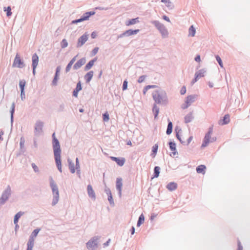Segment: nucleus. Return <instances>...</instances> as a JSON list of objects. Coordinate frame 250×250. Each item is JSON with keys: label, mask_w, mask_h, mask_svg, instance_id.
<instances>
[{"label": "nucleus", "mask_w": 250, "mask_h": 250, "mask_svg": "<svg viewBox=\"0 0 250 250\" xmlns=\"http://www.w3.org/2000/svg\"><path fill=\"white\" fill-rule=\"evenodd\" d=\"M161 168L159 166H155L153 169V173L151 177V179L156 178L159 176Z\"/></svg>", "instance_id": "30"}, {"label": "nucleus", "mask_w": 250, "mask_h": 250, "mask_svg": "<svg viewBox=\"0 0 250 250\" xmlns=\"http://www.w3.org/2000/svg\"><path fill=\"white\" fill-rule=\"evenodd\" d=\"M83 87L81 82L79 81L76 84V87L73 89L72 91V96L77 98L79 92L82 90Z\"/></svg>", "instance_id": "19"}, {"label": "nucleus", "mask_w": 250, "mask_h": 250, "mask_svg": "<svg viewBox=\"0 0 250 250\" xmlns=\"http://www.w3.org/2000/svg\"><path fill=\"white\" fill-rule=\"evenodd\" d=\"M61 69V66L60 65L57 66V67L56 68L55 72L54 74L60 75Z\"/></svg>", "instance_id": "57"}, {"label": "nucleus", "mask_w": 250, "mask_h": 250, "mask_svg": "<svg viewBox=\"0 0 250 250\" xmlns=\"http://www.w3.org/2000/svg\"><path fill=\"white\" fill-rule=\"evenodd\" d=\"M64 107H65V105H64V104L62 103V104H61L59 105V107L58 109V112H63L64 111Z\"/></svg>", "instance_id": "54"}, {"label": "nucleus", "mask_w": 250, "mask_h": 250, "mask_svg": "<svg viewBox=\"0 0 250 250\" xmlns=\"http://www.w3.org/2000/svg\"><path fill=\"white\" fill-rule=\"evenodd\" d=\"M94 75V72L90 70L87 72L84 76V79L86 83H89L92 80Z\"/></svg>", "instance_id": "23"}, {"label": "nucleus", "mask_w": 250, "mask_h": 250, "mask_svg": "<svg viewBox=\"0 0 250 250\" xmlns=\"http://www.w3.org/2000/svg\"><path fill=\"white\" fill-rule=\"evenodd\" d=\"M157 104H154L152 106V112L154 115V120H156L158 119V116L159 113L160 108L157 105Z\"/></svg>", "instance_id": "26"}, {"label": "nucleus", "mask_w": 250, "mask_h": 250, "mask_svg": "<svg viewBox=\"0 0 250 250\" xmlns=\"http://www.w3.org/2000/svg\"><path fill=\"white\" fill-rule=\"evenodd\" d=\"M89 35L87 32L84 33L83 35L80 36L78 39L76 44L77 48H80L86 42L88 39Z\"/></svg>", "instance_id": "12"}, {"label": "nucleus", "mask_w": 250, "mask_h": 250, "mask_svg": "<svg viewBox=\"0 0 250 250\" xmlns=\"http://www.w3.org/2000/svg\"><path fill=\"white\" fill-rule=\"evenodd\" d=\"M15 104L14 103H13L12 105H11V108H10V123H11V127H12L13 126V123H14V113H15Z\"/></svg>", "instance_id": "22"}, {"label": "nucleus", "mask_w": 250, "mask_h": 250, "mask_svg": "<svg viewBox=\"0 0 250 250\" xmlns=\"http://www.w3.org/2000/svg\"><path fill=\"white\" fill-rule=\"evenodd\" d=\"M108 9V7H104L101 6H97L94 8V10H107Z\"/></svg>", "instance_id": "59"}, {"label": "nucleus", "mask_w": 250, "mask_h": 250, "mask_svg": "<svg viewBox=\"0 0 250 250\" xmlns=\"http://www.w3.org/2000/svg\"><path fill=\"white\" fill-rule=\"evenodd\" d=\"M152 98L155 102L154 104H162L164 105L168 104V98L165 91L155 90L152 93Z\"/></svg>", "instance_id": "1"}, {"label": "nucleus", "mask_w": 250, "mask_h": 250, "mask_svg": "<svg viewBox=\"0 0 250 250\" xmlns=\"http://www.w3.org/2000/svg\"><path fill=\"white\" fill-rule=\"evenodd\" d=\"M139 17L129 19L128 20L126 21L125 25L126 26H130V25H134L136 23H139Z\"/></svg>", "instance_id": "31"}, {"label": "nucleus", "mask_w": 250, "mask_h": 250, "mask_svg": "<svg viewBox=\"0 0 250 250\" xmlns=\"http://www.w3.org/2000/svg\"><path fill=\"white\" fill-rule=\"evenodd\" d=\"M78 54H77L76 56L74 57L73 58H72L71 59V60L68 63V64H67V65L65 67V71L66 73L68 72L70 70L71 67H72L73 64L76 61V58L78 57Z\"/></svg>", "instance_id": "25"}, {"label": "nucleus", "mask_w": 250, "mask_h": 250, "mask_svg": "<svg viewBox=\"0 0 250 250\" xmlns=\"http://www.w3.org/2000/svg\"><path fill=\"white\" fill-rule=\"evenodd\" d=\"M158 144H156L152 146V149H151V153L150 156L152 158H154L156 156L157 151H158Z\"/></svg>", "instance_id": "35"}, {"label": "nucleus", "mask_w": 250, "mask_h": 250, "mask_svg": "<svg viewBox=\"0 0 250 250\" xmlns=\"http://www.w3.org/2000/svg\"><path fill=\"white\" fill-rule=\"evenodd\" d=\"M59 75H55L53 76V79L52 81L51 84L53 86H56L58 84V80L59 79Z\"/></svg>", "instance_id": "45"}, {"label": "nucleus", "mask_w": 250, "mask_h": 250, "mask_svg": "<svg viewBox=\"0 0 250 250\" xmlns=\"http://www.w3.org/2000/svg\"><path fill=\"white\" fill-rule=\"evenodd\" d=\"M155 28L159 31L163 38H165L168 36V32L165 26L159 21L153 20L150 21Z\"/></svg>", "instance_id": "3"}, {"label": "nucleus", "mask_w": 250, "mask_h": 250, "mask_svg": "<svg viewBox=\"0 0 250 250\" xmlns=\"http://www.w3.org/2000/svg\"><path fill=\"white\" fill-rule=\"evenodd\" d=\"M99 49V48L98 47H94L91 51V56H95L96 54H97V53H98V50Z\"/></svg>", "instance_id": "51"}, {"label": "nucleus", "mask_w": 250, "mask_h": 250, "mask_svg": "<svg viewBox=\"0 0 250 250\" xmlns=\"http://www.w3.org/2000/svg\"><path fill=\"white\" fill-rule=\"evenodd\" d=\"M190 106V105L189 104H188L187 103H185L184 104H183L182 106H181V108L183 109H187L188 108L189 106Z\"/></svg>", "instance_id": "64"}, {"label": "nucleus", "mask_w": 250, "mask_h": 250, "mask_svg": "<svg viewBox=\"0 0 250 250\" xmlns=\"http://www.w3.org/2000/svg\"><path fill=\"white\" fill-rule=\"evenodd\" d=\"M173 130V124L172 122L169 120V119H167V126L166 130V134L167 135H169L171 134Z\"/></svg>", "instance_id": "27"}, {"label": "nucleus", "mask_w": 250, "mask_h": 250, "mask_svg": "<svg viewBox=\"0 0 250 250\" xmlns=\"http://www.w3.org/2000/svg\"><path fill=\"white\" fill-rule=\"evenodd\" d=\"M100 236H94L91 238L86 243L87 248L89 250H95L98 248Z\"/></svg>", "instance_id": "6"}, {"label": "nucleus", "mask_w": 250, "mask_h": 250, "mask_svg": "<svg viewBox=\"0 0 250 250\" xmlns=\"http://www.w3.org/2000/svg\"><path fill=\"white\" fill-rule=\"evenodd\" d=\"M68 46V42L65 39H63L61 42V46L62 48H64Z\"/></svg>", "instance_id": "48"}, {"label": "nucleus", "mask_w": 250, "mask_h": 250, "mask_svg": "<svg viewBox=\"0 0 250 250\" xmlns=\"http://www.w3.org/2000/svg\"><path fill=\"white\" fill-rule=\"evenodd\" d=\"M145 216L143 213H142L139 217L136 226L137 227H140L145 222Z\"/></svg>", "instance_id": "38"}, {"label": "nucleus", "mask_w": 250, "mask_h": 250, "mask_svg": "<svg viewBox=\"0 0 250 250\" xmlns=\"http://www.w3.org/2000/svg\"><path fill=\"white\" fill-rule=\"evenodd\" d=\"M140 30L139 29H129L127 30V32L128 36L134 35L137 34L138 33L140 32Z\"/></svg>", "instance_id": "39"}, {"label": "nucleus", "mask_w": 250, "mask_h": 250, "mask_svg": "<svg viewBox=\"0 0 250 250\" xmlns=\"http://www.w3.org/2000/svg\"><path fill=\"white\" fill-rule=\"evenodd\" d=\"M3 11L6 12V16L7 17L9 18L10 16H11L12 12L11 11V7L10 6H8L7 7H4Z\"/></svg>", "instance_id": "43"}, {"label": "nucleus", "mask_w": 250, "mask_h": 250, "mask_svg": "<svg viewBox=\"0 0 250 250\" xmlns=\"http://www.w3.org/2000/svg\"><path fill=\"white\" fill-rule=\"evenodd\" d=\"M174 131L175 132V135L177 134H180L182 133V129L178 125L175 127Z\"/></svg>", "instance_id": "53"}, {"label": "nucleus", "mask_w": 250, "mask_h": 250, "mask_svg": "<svg viewBox=\"0 0 250 250\" xmlns=\"http://www.w3.org/2000/svg\"><path fill=\"white\" fill-rule=\"evenodd\" d=\"M215 58H216V61L218 63L220 67L223 68V63L221 58L220 57V56L218 55H215Z\"/></svg>", "instance_id": "47"}, {"label": "nucleus", "mask_w": 250, "mask_h": 250, "mask_svg": "<svg viewBox=\"0 0 250 250\" xmlns=\"http://www.w3.org/2000/svg\"><path fill=\"white\" fill-rule=\"evenodd\" d=\"M86 58L85 57L79 59L73 65V68L74 70H78L81 68L86 62Z\"/></svg>", "instance_id": "17"}, {"label": "nucleus", "mask_w": 250, "mask_h": 250, "mask_svg": "<svg viewBox=\"0 0 250 250\" xmlns=\"http://www.w3.org/2000/svg\"><path fill=\"white\" fill-rule=\"evenodd\" d=\"M167 145H168L169 149L172 151L169 154L170 156H172V155L174 156L178 154L176 149V144L173 140H170Z\"/></svg>", "instance_id": "13"}, {"label": "nucleus", "mask_w": 250, "mask_h": 250, "mask_svg": "<svg viewBox=\"0 0 250 250\" xmlns=\"http://www.w3.org/2000/svg\"><path fill=\"white\" fill-rule=\"evenodd\" d=\"M96 12L94 10L87 11L84 13L79 19L72 20L70 23V24H77L79 22H83L85 21L89 20V18L94 15Z\"/></svg>", "instance_id": "5"}, {"label": "nucleus", "mask_w": 250, "mask_h": 250, "mask_svg": "<svg viewBox=\"0 0 250 250\" xmlns=\"http://www.w3.org/2000/svg\"><path fill=\"white\" fill-rule=\"evenodd\" d=\"M127 87H128V81H127V80L126 79L123 82V83L122 87V90L125 91V90H127Z\"/></svg>", "instance_id": "49"}, {"label": "nucleus", "mask_w": 250, "mask_h": 250, "mask_svg": "<svg viewBox=\"0 0 250 250\" xmlns=\"http://www.w3.org/2000/svg\"><path fill=\"white\" fill-rule=\"evenodd\" d=\"M52 139L53 153L62 151L60 142L59 140L56 138L55 132L52 134Z\"/></svg>", "instance_id": "9"}, {"label": "nucleus", "mask_w": 250, "mask_h": 250, "mask_svg": "<svg viewBox=\"0 0 250 250\" xmlns=\"http://www.w3.org/2000/svg\"><path fill=\"white\" fill-rule=\"evenodd\" d=\"M123 183L122 178L119 177L116 179V188L117 190L122 189Z\"/></svg>", "instance_id": "37"}, {"label": "nucleus", "mask_w": 250, "mask_h": 250, "mask_svg": "<svg viewBox=\"0 0 250 250\" xmlns=\"http://www.w3.org/2000/svg\"><path fill=\"white\" fill-rule=\"evenodd\" d=\"M186 91H187L186 87V86L184 85L182 87L180 92L181 95H184L186 93Z\"/></svg>", "instance_id": "58"}, {"label": "nucleus", "mask_w": 250, "mask_h": 250, "mask_svg": "<svg viewBox=\"0 0 250 250\" xmlns=\"http://www.w3.org/2000/svg\"><path fill=\"white\" fill-rule=\"evenodd\" d=\"M176 138L179 141V142L182 144L183 145H186V142L182 140L181 135L180 134H177L176 135Z\"/></svg>", "instance_id": "52"}, {"label": "nucleus", "mask_w": 250, "mask_h": 250, "mask_svg": "<svg viewBox=\"0 0 250 250\" xmlns=\"http://www.w3.org/2000/svg\"><path fill=\"white\" fill-rule=\"evenodd\" d=\"M213 132V125L209 127L207 132L206 133L203 139L201 148H203L207 146L209 144V139H210L211 135Z\"/></svg>", "instance_id": "8"}, {"label": "nucleus", "mask_w": 250, "mask_h": 250, "mask_svg": "<svg viewBox=\"0 0 250 250\" xmlns=\"http://www.w3.org/2000/svg\"><path fill=\"white\" fill-rule=\"evenodd\" d=\"M161 2L166 3V6L167 7H170L171 6L170 4H171V2L170 0H161Z\"/></svg>", "instance_id": "55"}, {"label": "nucleus", "mask_w": 250, "mask_h": 250, "mask_svg": "<svg viewBox=\"0 0 250 250\" xmlns=\"http://www.w3.org/2000/svg\"><path fill=\"white\" fill-rule=\"evenodd\" d=\"M25 139L23 136H21L20 139V152L17 154V156H19L21 154H23L25 151L26 149L24 148Z\"/></svg>", "instance_id": "18"}, {"label": "nucleus", "mask_w": 250, "mask_h": 250, "mask_svg": "<svg viewBox=\"0 0 250 250\" xmlns=\"http://www.w3.org/2000/svg\"><path fill=\"white\" fill-rule=\"evenodd\" d=\"M90 36L92 39H94L97 36V33L96 32V31H94L91 33Z\"/></svg>", "instance_id": "63"}, {"label": "nucleus", "mask_w": 250, "mask_h": 250, "mask_svg": "<svg viewBox=\"0 0 250 250\" xmlns=\"http://www.w3.org/2000/svg\"><path fill=\"white\" fill-rule=\"evenodd\" d=\"M32 167L33 168L34 171L35 172H37L39 171V168L37 167V166L35 163H32L31 164Z\"/></svg>", "instance_id": "56"}, {"label": "nucleus", "mask_w": 250, "mask_h": 250, "mask_svg": "<svg viewBox=\"0 0 250 250\" xmlns=\"http://www.w3.org/2000/svg\"><path fill=\"white\" fill-rule=\"evenodd\" d=\"M192 113L193 111L190 112L184 117V122L186 124L191 122L194 119Z\"/></svg>", "instance_id": "33"}, {"label": "nucleus", "mask_w": 250, "mask_h": 250, "mask_svg": "<svg viewBox=\"0 0 250 250\" xmlns=\"http://www.w3.org/2000/svg\"><path fill=\"white\" fill-rule=\"evenodd\" d=\"M67 162L70 172L72 174L76 172V168H75L74 163L69 158L67 159Z\"/></svg>", "instance_id": "29"}, {"label": "nucleus", "mask_w": 250, "mask_h": 250, "mask_svg": "<svg viewBox=\"0 0 250 250\" xmlns=\"http://www.w3.org/2000/svg\"><path fill=\"white\" fill-rule=\"evenodd\" d=\"M19 87L20 89V91H25V87L26 86V81L25 80H21L19 82Z\"/></svg>", "instance_id": "44"}, {"label": "nucleus", "mask_w": 250, "mask_h": 250, "mask_svg": "<svg viewBox=\"0 0 250 250\" xmlns=\"http://www.w3.org/2000/svg\"><path fill=\"white\" fill-rule=\"evenodd\" d=\"M230 121V116L229 114H225L218 121V124L220 125H224L228 124Z\"/></svg>", "instance_id": "16"}, {"label": "nucleus", "mask_w": 250, "mask_h": 250, "mask_svg": "<svg viewBox=\"0 0 250 250\" xmlns=\"http://www.w3.org/2000/svg\"><path fill=\"white\" fill-rule=\"evenodd\" d=\"M102 118L104 122H107L109 120V115L107 111L102 114Z\"/></svg>", "instance_id": "46"}, {"label": "nucleus", "mask_w": 250, "mask_h": 250, "mask_svg": "<svg viewBox=\"0 0 250 250\" xmlns=\"http://www.w3.org/2000/svg\"><path fill=\"white\" fill-rule=\"evenodd\" d=\"M237 250H243V246L239 239L237 240Z\"/></svg>", "instance_id": "60"}, {"label": "nucleus", "mask_w": 250, "mask_h": 250, "mask_svg": "<svg viewBox=\"0 0 250 250\" xmlns=\"http://www.w3.org/2000/svg\"><path fill=\"white\" fill-rule=\"evenodd\" d=\"M206 72L205 69H201L198 71H196L194 75L197 76V77L200 79V78L204 77V73Z\"/></svg>", "instance_id": "42"}, {"label": "nucleus", "mask_w": 250, "mask_h": 250, "mask_svg": "<svg viewBox=\"0 0 250 250\" xmlns=\"http://www.w3.org/2000/svg\"><path fill=\"white\" fill-rule=\"evenodd\" d=\"M50 186L51 188L53 194V200L52 202V205L53 206L56 205L59 199V191L58 187L57 184L55 183L52 177L49 178Z\"/></svg>", "instance_id": "2"}, {"label": "nucleus", "mask_w": 250, "mask_h": 250, "mask_svg": "<svg viewBox=\"0 0 250 250\" xmlns=\"http://www.w3.org/2000/svg\"><path fill=\"white\" fill-rule=\"evenodd\" d=\"M24 214L23 211H20L17 212L14 216V223H18L22 215Z\"/></svg>", "instance_id": "36"}, {"label": "nucleus", "mask_w": 250, "mask_h": 250, "mask_svg": "<svg viewBox=\"0 0 250 250\" xmlns=\"http://www.w3.org/2000/svg\"><path fill=\"white\" fill-rule=\"evenodd\" d=\"M199 79L197 77V76H196L195 75H194V77L193 79L192 80V81L191 82V84H193L196 82H197Z\"/></svg>", "instance_id": "62"}, {"label": "nucleus", "mask_w": 250, "mask_h": 250, "mask_svg": "<svg viewBox=\"0 0 250 250\" xmlns=\"http://www.w3.org/2000/svg\"><path fill=\"white\" fill-rule=\"evenodd\" d=\"M62 151L54 153V160L56 167L61 173L62 172V164L61 159Z\"/></svg>", "instance_id": "10"}, {"label": "nucleus", "mask_w": 250, "mask_h": 250, "mask_svg": "<svg viewBox=\"0 0 250 250\" xmlns=\"http://www.w3.org/2000/svg\"><path fill=\"white\" fill-rule=\"evenodd\" d=\"M39 61V58L36 53L33 54L32 56V65L31 66H37Z\"/></svg>", "instance_id": "28"}, {"label": "nucleus", "mask_w": 250, "mask_h": 250, "mask_svg": "<svg viewBox=\"0 0 250 250\" xmlns=\"http://www.w3.org/2000/svg\"><path fill=\"white\" fill-rule=\"evenodd\" d=\"M43 126V123L42 121L40 120L36 121L34 126V133L35 135L39 134L42 131Z\"/></svg>", "instance_id": "14"}, {"label": "nucleus", "mask_w": 250, "mask_h": 250, "mask_svg": "<svg viewBox=\"0 0 250 250\" xmlns=\"http://www.w3.org/2000/svg\"><path fill=\"white\" fill-rule=\"evenodd\" d=\"M196 97L197 95L195 94L188 95L186 98L185 103H187L190 105L191 103L195 101Z\"/></svg>", "instance_id": "34"}, {"label": "nucleus", "mask_w": 250, "mask_h": 250, "mask_svg": "<svg viewBox=\"0 0 250 250\" xmlns=\"http://www.w3.org/2000/svg\"><path fill=\"white\" fill-rule=\"evenodd\" d=\"M162 18L163 20L168 22H170L171 21L169 18V17L168 16H167V15H163L162 17Z\"/></svg>", "instance_id": "61"}, {"label": "nucleus", "mask_w": 250, "mask_h": 250, "mask_svg": "<svg viewBox=\"0 0 250 250\" xmlns=\"http://www.w3.org/2000/svg\"><path fill=\"white\" fill-rule=\"evenodd\" d=\"M87 191L89 197L92 199H96V195L94 190L93 189L92 186L89 184L87 186Z\"/></svg>", "instance_id": "21"}, {"label": "nucleus", "mask_w": 250, "mask_h": 250, "mask_svg": "<svg viewBox=\"0 0 250 250\" xmlns=\"http://www.w3.org/2000/svg\"><path fill=\"white\" fill-rule=\"evenodd\" d=\"M158 87V86L157 85H147L144 87L143 93L144 95H145L148 90H150L151 88H155Z\"/></svg>", "instance_id": "40"}, {"label": "nucleus", "mask_w": 250, "mask_h": 250, "mask_svg": "<svg viewBox=\"0 0 250 250\" xmlns=\"http://www.w3.org/2000/svg\"><path fill=\"white\" fill-rule=\"evenodd\" d=\"M177 184L174 182H170L166 186V188L169 191H173L177 188Z\"/></svg>", "instance_id": "24"}, {"label": "nucleus", "mask_w": 250, "mask_h": 250, "mask_svg": "<svg viewBox=\"0 0 250 250\" xmlns=\"http://www.w3.org/2000/svg\"><path fill=\"white\" fill-rule=\"evenodd\" d=\"M103 183L105 186L104 191L107 195V200L109 203L111 207H114L115 206V204L110 189L106 186L104 180L103 181Z\"/></svg>", "instance_id": "11"}, {"label": "nucleus", "mask_w": 250, "mask_h": 250, "mask_svg": "<svg viewBox=\"0 0 250 250\" xmlns=\"http://www.w3.org/2000/svg\"><path fill=\"white\" fill-rule=\"evenodd\" d=\"M146 77H147L146 75L140 76L137 80V82L140 83H143L145 81V79Z\"/></svg>", "instance_id": "50"}, {"label": "nucleus", "mask_w": 250, "mask_h": 250, "mask_svg": "<svg viewBox=\"0 0 250 250\" xmlns=\"http://www.w3.org/2000/svg\"><path fill=\"white\" fill-rule=\"evenodd\" d=\"M206 166L204 165H200L196 168L197 173L205 174L206 173Z\"/></svg>", "instance_id": "32"}, {"label": "nucleus", "mask_w": 250, "mask_h": 250, "mask_svg": "<svg viewBox=\"0 0 250 250\" xmlns=\"http://www.w3.org/2000/svg\"><path fill=\"white\" fill-rule=\"evenodd\" d=\"M97 57H96L89 61L84 66V70L87 71L89 70L94 65V63L97 61Z\"/></svg>", "instance_id": "20"}, {"label": "nucleus", "mask_w": 250, "mask_h": 250, "mask_svg": "<svg viewBox=\"0 0 250 250\" xmlns=\"http://www.w3.org/2000/svg\"><path fill=\"white\" fill-rule=\"evenodd\" d=\"M196 34V29L193 25H191L188 29V35L191 37L195 36Z\"/></svg>", "instance_id": "41"}, {"label": "nucleus", "mask_w": 250, "mask_h": 250, "mask_svg": "<svg viewBox=\"0 0 250 250\" xmlns=\"http://www.w3.org/2000/svg\"><path fill=\"white\" fill-rule=\"evenodd\" d=\"M40 228H37L34 229L29 236L28 241L27 243V248L26 250H33V248L34 244L35 238H36L39 232L41 231Z\"/></svg>", "instance_id": "4"}, {"label": "nucleus", "mask_w": 250, "mask_h": 250, "mask_svg": "<svg viewBox=\"0 0 250 250\" xmlns=\"http://www.w3.org/2000/svg\"><path fill=\"white\" fill-rule=\"evenodd\" d=\"M109 158L112 161L116 162L119 167L123 166L125 162V159L124 157L110 156Z\"/></svg>", "instance_id": "15"}, {"label": "nucleus", "mask_w": 250, "mask_h": 250, "mask_svg": "<svg viewBox=\"0 0 250 250\" xmlns=\"http://www.w3.org/2000/svg\"><path fill=\"white\" fill-rule=\"evenodd\" d=\"M25 66V64L23 59L21 57L20 54L17 53L14 58L12 67H17L19 68H22Z\"/></svg>", "instance_id": "7"}]
</instances>
